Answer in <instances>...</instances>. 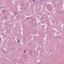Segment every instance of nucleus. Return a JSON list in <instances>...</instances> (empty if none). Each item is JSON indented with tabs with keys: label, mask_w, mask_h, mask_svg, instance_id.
Listing matches in <instances>:
<instances>
[{
	"label": "nucleus",
	"mask_w": 64,
	"mask_h": 64,
	"mask_svg": "<svg viewBox=\"0 0 64 64\" xmlns=\"http://www.w3.org/2000/svg\"><path fill=\"white\" fill-rule=\"evenodd\" d=\"M24 52H26L25 51H24Z\"/></svg>",
	"instance_id": "2"
},
{
	"label": "nucleus",
	"mask_w": 64,
	"mask_h": 64,
	"mask_svg": "<svg viewBox=\"0 0 64 64\" xmlns=\"http://www.w3.org/2000/svg\"><path fill=\"white\" fill-rule=\"evenodd\" d=\"M26 50H27V49H26Z\"/></svg>",
	"instance_id": "3"
},
{
	"label": "nucleus",
	"mask_w": 64,
	"mask_h": 64,
	"mask_svg": "<svg viewBox=\"0 0 64 64\" xmlns=\"http://www.w3.org/2000/svg\"><path fill=\"white\" fill-rule=\"evenodd\" d=\"M19 41H20L18 39V42H19Z\"/></svg>",
	"instance_id": "1"
}]
</instances>
